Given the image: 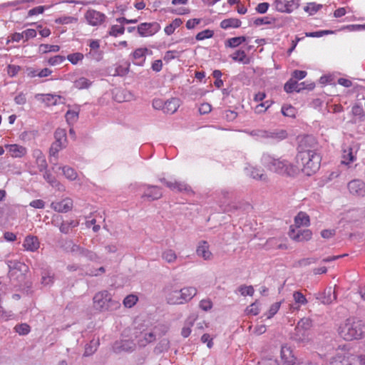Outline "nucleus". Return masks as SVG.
Instances as JSON below:
<instances>
[{
    "label": "nucleus",
    "mask_w": 365,
    "mask_h": 365,
    "mask_svg": "<svg viewBox=\"0 0 365 365\" xmlns=\"http://www.w3.org/2000/svg\"><path fill=\"white\" fill-rule=\"evenodd\" d=\"M287 135V132L284 130L273 132L267 131V137L266 138H273L281 140L286 138Z\"/></svg>",
    "instance_id": "42"
},
{
    "label": "nucleus",
    "mask_w": 365,
    "mask_h": 365,
    "mask_svg": "<svg viewBox=\"0 0 365 365\" xmlns=\"http://www.w3.org/2000/svg\"><path fill=\"white\" fill-rule=\"evenodd\" d=\"M197 254L204 259H210L212 253L209 250V245L207 242L202 241L197 248Z\"/></svg>",
    "instance_id": "20"
},
{
    "label": "nucleus",
    "mask_w": 365,
    "mask_h": 365,
    "mask_svg": "<svg viewBox=\"0 0 365 365\" xmlns=\"http://www.w3.org/2000/svg\"><path fill=\"white\" fill-rule=\"evenodd\" d=\"M162 257L168 263L174 262L177 259L175 252L172 250H167L162 254Z\"/></svg>",
    "instance_id": "44"
},
{
    "label": "nucleus",
    "mask_w": 365,
    "mask_h": 365,
    "mask_svg": "<svg viewBox=\"0 0 365 365\" xmlns=\"http://www.w3.org/2000/svg\"><path fill=\"white\" fill-rule=\"evenodd\" d=\"M280 354L282 365H297L298 363L297 357L293 354V351L289 346H282Z\"/></svg>",
    "instance_id": "12"
},
{
    "label": "nucleus",
    "mask_w": 365,
    "mask_h": 365,
    "mask_svg": "<svg viewBox=\"0 0 365 365\" xmlns=\"http://www.w3.org/2000/svg\"><path fill=\"white\" fill-rule=\"evenodd\" d=\"M138 302V297L135 295L130 294L127 296L123 300V304L126 307H132Z\"/></svg>",
    "instance_id": "55"
},
{
    "label": "nucleus",
    "mask_w": 365,
    "mask_h": 365,
    "mask_svg": "<svg viewBox=\"0 0 365 365\" xmlns=\"http://www.w3.org/2000/svg\"><path fill=\"white\" fill-rule=\"evenodd\" d=\"M7 265L9 267V277L10 279L14 278L17 272H28L29 267L23 262L17 260H8Z\"/></svg>",
    "instance_id": "8"
},
{
    "label": "nucleus",
    "mask_w": 365,
    "mask_h": 365,
    "mask_svg": "<svg viewBox=\"0 0 365 365\" xmlns=\"http://www.w3.org/2000/svg\"><path fill=\"white\" fill-rule=\"evenodd\" d=\"M330 365H351L344 355L337 354L330 359Z\"/></svg>",
    "instance_id": "34"
},
{
    "label": "nucleus",
    "mask_w": 365,
    "mask_h": 365,
    "mask_svg": "<svg viewBox=\"0 0 365 365\" xmlns=\"http://www.w3.org/2000/svg\"><path fill=\"white\" fill-rule=\"evenodd\" d=\"M193 321H194V319H191L190 317H189L186 320V324H188V326L184 327L182 329L181 334L183 337L186 338L190 334V333H191L190 327H192L193 325Z\"/></svg>",
    "instance_id": "56"
},
{
    "label": "nucleus",
    "mask_w": 365,
    "mask_h": 365,
    "mask_svg": "<svg viewBox=\"0 0 365 365\" xmlns=\"http://www.w3.org/2000/svg\"><path fill=\"white\" fill-rule=\"evenodd\" d=\"M241 21L235 18H230L222 20L220 22V27L223 29L230 28H239L241 26Z\"/></svg>",
    "instance_id": "23"
},
{
    "label": "nucleus",
    "mask_w": 365,
    "mask_h": 365,
    "mask_svg": "<svg viewBox=\"0 0 365 365\" xmlns=\"http://www.w3.org/2000/svg\"><path fill=\"white\" fill-rule=\"evenodd\" d=\"M160 29V25L158 22L141 23L137 27V31L140 36H150L156 34Z\"/></svg>",
    "instance_id": "7"
},
{
    "label": "nucleus",
    "mask_w": 365,
    "mask_h": 365,
    "mask_svg": "<svg viewBox=\"0 0 365 365\" xmlns=\"http://www.w3.org/2000/svg\"><path fill=\"white\" fill-rule=\"evenodd\" d=\"M322 7V4H317L316 3H309L304 7V11L309 13L310 15L314 14Z\"/></svg>",
    "instance_id": "50"
},
{
    "label": "nucleus",
    "mask_w": 365,
    "mask_h": 365,
    "mask_svg": "<svg viewBox=\"0 0 365 365\" xmlns=\"http://www.w3.org/2000/svg\"><path fill=\"white\" fill-rule=\"evenodd\" d=\"M231 58L235 61H238L244 64H249L250 63V58L247 56L245 51L237 50L232 55Z\"/></svg>",
    "instance_id": "27"
},
{
    "label": "nucleus",
    "mask_w": 365,
    "mask_h": 365,
    "mask_svg": "<svg viewBox=\"0 0 365 365\" xmlns=\"http://www.w3.org/2000/svg\"><path fill=\"white\" fill-rule=\"evenodd\" d=\"M93 300L95 309L101 312L114 311L120 307V302L106 290L96 293Z\"/></svg>",
    "instance_id": "4"
},
{
    "label": "nucleus",
    "mask_w": 365,
    "mask_h": 365,
    "mask_svg": "<svg viewBox=\"0 0 365 365\" xmlns=\"http://www.w3.org/2000/svg\"><path fill=\"white\" fill-rule=\"evenodd\" d=\"M124 31L125 27L123 26L113 25L109 31V34L113 36H117L123 34Z\"/></svg>",
    "instance_id": "53"
},
{
    "label": "nucleus",
    "mask_w": 365,
    "mask_h": 365,
    "mask_svg": "<svg viewBox=\"0 0 365 365\" xmlns=\"http://www.w3.org/2000/svg\"><path fill=\"white\" fill-rule=\"evenodd\" d=\"M84 56L83 53L76 52L67 56V59L73 65H76L78 61L83 60Z\"/></svg>",
    "instance_id": "49"
},
{
    "label": "nucleus",
    "mask_w": 365,
    "mask_h": 365,
    "mask_svg": "<svg viewBox=\"0 0 365 365\" xmlns=\"http://www.w3.org/2000/svg\"><path fill=\"white\" fill-rule=\"evenodd\" d=\"M60 50V46L58 45H48V44H41L39 46V51L45 53L48 51L57 52Z\"/></svg>",
    "instance_id": "47"
},
{
    "label": "nucleus",
    "mask_w": 365,
    "mask_h": 365,
    "mask_svg": "<svg viewBox=\"0 0 365 365\" xmlns=\"http://www.w3.org/2000/svg\"><path fill=\"white\" fill-rule=\"evenodd\" d=\"M312 235V231L309 230L294 229L292 226L289 232V237L297 242L307 241L311 239Z\"/></svg>",
    "instance_id": "9"
},
{
    "label": "nucleus",
    "mask_w": 365,
    "mask_h": 365,
    "mask_svg": "<svg viewBox=\"0 0 365 365\" xmlns=\"http://www.w3.org/2000/svg\"><path fill=\"white\" fill-rule=\"evenodd\" d=\"M247 40L245 36H237L228 38L225 41V46L235 48Z\"/></svg>",
    "instance_id": "35"
},
{
    "label": "nucleus",
    "mask_w": 365,
    "mask_h": 365,
    "mask_svg": "<svg viewBox=\"0 0 365 365\" xmlns=\"http://www.w3.org/2000/svg\"><path fill=\"white\" fill-rule=\"evenodd\" d=\"M132 98V93L127 90L118 91L115 95V100L118 102L129 101Z\"/></svg>",
    "instance_id": "33"
},
{
    "label": "nucleus",
    "mask_w": 365,
    "mask_h": 365,
    "mask_svg": "<svg viewBox=\"0 0 365 365\" xmlns=\"http://www.w3.org/2000/svg\"><path fill=\"white\" fill-rule=\"evenodd\" d=\"M282 113L284 116L295 117V108L292 106H283L282 107Z\"/></svg>",
    "instance_id": "58"
},
{
    "label": "nucleus",
    "mask_w": 365,
    "mask_h": 365,
    "mask_svg": "<svg viewBox=\"0 0 365 365\" xmlns=\"http://www.w3.org/2000/svg\"><path fill=\"white\" fill-rule=\"evenodd\" d=\"M166 186L171 190L177 189L179 192H188L190 190V187L187 184L181 182H166Z\"/></svg>",
    "instance_id": "30"
},
{
    "label": "nucleus",
    "mask_w": 365,
    "mask_h": 365,
    "mask_svg": "<svg viewBox=\"0 0 365 365\" xmlns=\"http://www.w3.org/2000/svg\"><path fill=\"white\" fill-rule=\"evenodd\" d=\"M274 6L277 11L280 12L291 13L293 10V6L298 7V4H295L294 0L287 1L286 0H275Z\"/></svg>",
    "instance_id": "16"
},
{
    "label": "nucleus",
    "mask_w": 365,
    "mask_h": 365,
    "mask_svg": "<svg viewBox=\"0 0 365 365\" xmlns=\"http://www.w3.org/2000/svg\"><path fill=\"white\" fill-rule=\"evenodd\" d=\"M182 304L191 300L197 294V289L193 287H184L180 290Z\"/></svg>",
    "instance_id": "21"
},
{
    "label": "nucleus",
    "mask_w": 365,
    "mask_h": 365,
    "mask_svg": "<svg viewBox=\"0 0 365 365\" xmlns=\"http://www.w3.org/2000/svg\"><path fill=\"white\" fill-rule=\"evenodd\" d=\"M170 347V341L167 339H163L155 347L154 351L156 354H160L167 351Z\"/></svg>",
    "instance_id": "38"
},
{
    "label": "nucleus",
    "mask_w": 365,
    "mask_h": 365,
    "mask_svg": "<svg viewBox=\"0 0 365 365\" xmlns=\"http://www.w3.org/2000/svg\"><path fill=\"white\" fill-rule=\"evenodd\" d=\"M118 348L122 351L129 352L134 350V344L132 342L125 341L121 342V345Z\"/></svg>",
    "instance_id": "63"
},
{
    "label": "nucleus",
    "mask_w": 365,
    "mask_h": 365,
    "mask_svg": "<svg viewBox=\"0 0 365 365\" xmlns=\"http://www.w3.org/2000/svg\"><path fill=\"white\" fill-rule=\"evenodd\" d=\"M334 31L331 30H322V31H318L314 32H307L306 36L308 37H322L324 35L331 34H333Z\"/></svg>",
    "instance_id": "59"
},
{
    "label": "nucleus",
    "mask_w": 365,
    "mask_h": 365,
    "mask_svg": "<svg viewBox=\"0 0 365 365\" xmlns=\"http://www.w3.org/2000/svg\"><path fill=\"white\" fill-rule=\"evenodd\" d=\"M312 327V319H310L309 318H302L298 322L296 327H297L299 330L304 329V330L309 331Z\"/></svg>",
    "instance_id": "41"
},
{
    "label": "nucleus",
    "mask_w": 365,
    "mask_h": 365,
    "mask_svg": "<svg viewBox=\"0 0 365 365\" xmlns=\"http://www.w3.org/2000/svg\"><path fill=\"white\" fill-rule=\"evenodd\" d=\"M180 290H174L169 294L167 300L170 304H182Z\"/></svg>",
    "instance_id": "31"
},
{
    "label": "nucleus",
    "mask_w": 365,
    "mask_h": 365,
    "mask_svg": "<svg viewBox=\"0 0 365 365\" xmlns=\"http://www.w3.org/2000/svg\"><path fill=\"white\" fill-rule=\"evenodd\" d=\"M315 297L324 304H329L336 299L335 292L331 287L327 288L322 292L315 294Z\"/></svg>",
    "instance_id": "13"
},
{
    "label": "nucleus",
    "mask_w": 365,
    "mask_h": 365,
    "mask_svg": "<svg viewBox=\"0 0 365 365\" xmlns=\"http://www.w3.org/2000/svg\"><path fill=\"white\" fill-rule=\"evenodd\" d=\"M276 19L269 16H264L262 18H257L254 21L255 26H258L263 24H272L275 22Z\"/></svg>",
    "instance_id": "46"
},
{
    "label": "nucleus",
    "mask_w": 365,
    "mask_h": 365,
    "mask_svg": "<svg viewBox=\"0 0 365 365\" xmlns=\"http://www.w3.org/2000/svg\"><path fill=\"white\" fill-rule=\"evenodd\" d=\"M26 274L27 272H19L15 277L11 278V279L16 280L19 286L24 285L27 287H30L31 283L26 279Z\"/></svg>",
    "instance_id": "36"
},
{
    "label": "nucleus",
    "mask_w": 365,
    "mask_h": 365,
    "mask_svg": "<svg viewBox=\"0 0 365 365\" xmlns=\"http://www.w3.org/2000/svg\"><path fill=\"white\" fill-rule=\"evenodd\" d=\"M156 339V334L154 331L142 333V337L138 340L140 346H145L148 344L153 342Z\"/></svg>",
    "instance_id": "25"
},
{
    "label": "nucleus",
    "mask_w": 365,
    "mask_h": 365,
    "mask_svg": "<svg viewBox=\"0 0 365 365\" xmlns=\"http://www.w3.org/2000/svg\"><path fill=\"white\" fill-rule=\"evenodd\" d=\"M65 59H66L65 56H61V55H57V56L51 57L48 60V63L51 66H56V65L60 64L62 62H63L65 61Z\"/></svg>",
    "instance_id": "61"
},
{
    "label": "nucleus",
    "mask_w": 365,
    "mask_h": 365,
    "mask_svg": "<svg viewBox=\"0 0 365 365\" xmlns=\"http://www.w3.org/2000/svg\"><path fill=\"white\" fill-rule=\"evenodd\" d=\"M63 173L66 178L70 180H74L77 178V173L75 170L68 166H63L61 168Z\"/></svg>",
    "instance_id": "40"
},
{
    "label": "nucleus",
    "mask_w": 365,
    "mask_h": 365,
    "mask_svg": "<svg viewBox=\"0 0 365 365\" xmlns=\"http://www.w3.org/2000/svg\"><path fill=\"white\" fill-rule=\"evenodd\" d=\"M280 304V302H275L271 305L267 314H264L267 316V319L272 318L278 312Z\"/></svg>",
    "instance_id": "60"
},
{
    "label": "nucleus",
    "mask_w": 365,
    "mask_h": 365,
    "mask_svg": "<svg viewBox=\"0 0 365 365\" xmlns=\"http://www.w3.org/2000/svg\"><path fill=\"white\" fill-rule=\"evenodd\" d=\"M261 163L267 170L282 175L294 177L300 172L298 165H293L286 160L274 158L268 153L262 155Z\"/></svg>",
    "instance_id": "1"
},
{
    "label": "nucleus",
    "mask_w": 365,
    "mask_h": 365,
    "mask_svg": "<svg viewBox=\"0 0 365 365\" xmlns=\"http://www.w3.org/2000/svg\"><path fill=\"white\" fill-rule=\"evenodd\" d=\"M214 35V31L210 29H205L202 31L199 32L196 36L195 38L197 41H202L205 38H212Z\"/></svg>",
    "instance_id": "48"
},
{
    "label": "nucleus",
    "mask_w": 365,
    "mask_h": 365,
    "mask_svg": "<svg viewBox=\"0 0 365 365\" xmlns=\"http://www.w3.org/2000/svg\"><path fill=\"white\" fill-rule=\"evenodd\" d=\"M148 51V49L147 48H137L133 53V57L135 60H140L138 62H136L135 64L138 66H143V63L145 60V53Z\"/></svg>",
    "instance_id": "29"
},
{
    "label": "nucleus",
    "mask_w": 365,
    "mask_h": 365,
    "mask_svg": "<svg viewBox=\"0 0 365 365\" xmlns=\"http://www.w3.org/2000/svg\"><path fill=\"white\" fill-rule=\"evenodd\" d=\"M66 121L71 124L75 123L78 118V112L75 110H68L66 113Z\"/></svg>",
    "instance_id": "51"
},
{
    "label": "nucleus",
    "mask_w": 365,
    "mask_h": 365,
    "mask_svg": "<svg viewBox=\"0 0 365 365\" xmlns=\"http://www.w3.org/2000/svg\"><path fill=\"white\" fill-rule=\"evenodd\" d=\"M314 87L315 83L313 82L309 83L307 82L298 83L297 81L291 78L284 84V90L288 93H292L293 91L299 93L304 89L312 91Z\"/></svg>",
    "instance_id": "6"
},
{
    "label": "nucleus",
    "mask_w": 365,
    "mask_h": 365,
    "mask_svg": "<svg viewBox=\"0 0 365 365\" xmlns=\"http://www.w3.org/2000/svg\"><path fill=\"white\" fill-rule=\"evenodd\" d=\"M179 101V99L176 98L166 101L163 106V112L169 114L174 113L180 106Z\"/></svg>",
    "instance_id": "17"
},
{
    "label": "nucleus",
    "mask_w": 365,
    "mask_h": 365,
    "mask_svg": "<svg viewBox=\"0 0 365 365\" xmlns=\"http://www.w3.org/2000/svg\"><path fill=\"white\" fill-rule=\"evenodd\" d=\"M24 247L29 251L34 252L39 247V242L36 236H27L24 242Z\"/></svg>",
    "instance_id": "19"
},
{
    "label": "nucleus",
    "mask_w": 365,
    "mask_h": 365,
    "mask_svg": "<svg viewBox=\"0 0 365 365\" xmlns=\"http://www.w3.org/2000/svg\"><path fill=\"white\" fill-rule=\"evenodd\" d=\"M365 329L364 323L358 319H348L339 329V334L344 339L351 341L362 337Z\"/></svg>",
    "instance_id": "3"
},
{
    "label": "nucleus",
    "mask_w": 365,
    "mask_h": 365,
    "mask_svg": "<svg viewBox=\"0 0 365 365\" xmlns=\"http://www.w3.org/2000/svg\"><path fill=\"white\" fill-rule=\"evenodd\" d=\"M78 255L87 258L91 262H96L100 259L99 256L96 252L81 246L78 252Z\"/></svg>",
    "instance_id": "24"
},
{
    "label": "nucleus",
    "mask_w": 365,
    "mask_h": 365,
    "mask_svg": "<svg viewBox=\"0 0 365 365\" xmlns=\"http://www.w3.org/2000/svg\"><path fill=\"white\" fill-rule=\"evenodd\" d=\"M51 207L58 212H67L73 207V201L70 198H66L60 202H53Z\"/></svg>",
    "instance_id": "15"
},
{
    "label": "nucleus",
    "mask_w": 365,
    "mask_h": 365,
    "mask_svg": "<svg viewBox=\"0 0 365 365\" xmlns=\"http://www.w3.org/2000/svg\"><path fill=\"white\" fill-rule=\"evenodd\" d=\"M294 222L297 228H300L301 226H308L309 224V215L303 212H299L294 218Z\"/></svg>",
    "instance_id": "26"
},
{
    "label": "nucleus",
    "mask_w": 365,
    "mask_h": 365,
    "mask_svg": "<svg viewBox=\"0 0 365 365\" xmlns=\"http://www.w3.org/2000/svg\"><path fill=\"white\" fill-rule=\"evenodd\" d=\"M258 365H279L277 359L272 358L262 359Z\"/></svg>",
    "instance_id": "64"
},
{
    "label": "nucleus",
    "mask_w": 365,
    "mask_h": 365,
    "mask_svg": "<svg viewBox=\"0 0 365 365\" xmlns=\"http://www.w3.org/2000/svg\"><path fill=\"white\" fill-rule=\"evenodd\" d=\"M61 247L66 252L78 254L80 246L75 244L71 240L62 241Z\"/></svg>",
    "instance_id": "22"
},
{
    "label": "nucleus",
    "mask_w": 365,
    "mask_h": 365,
    "mask_svg": "<svg viewBox=\"0 0 365 365\" xmlns=\"http://www.w3.org/2000/svg\"><path fill=\"white\" fill-rule=\"evenodd\" d=\"M55 143L63 145L66 146V132L65 129L57 128L54 133Z\"/></svg>",
    "instance_id": "32"
},
{
    "label": "nucleus",
    "mask_w": 365,
    "mask_h": 365,
    "mask_svg": "<svg viewBox=\"0 0 365 365\" xmlns=\"http://www.w3.org/2000/svg\"><path fill=\"white\" fill-rule=\"evenodd\" d=\"M14 329L20 335H26L31 330L29 325L26 323L16 324Z\"/></svg>",
    "instance_id": "45"
},
{
    "label": "nucleus",
    "mask_w": 365,
    "mask_h": 365,
    "mask_svg": "<svg viewBox=\"0 0 365 365\" xmlns=\"http://www.w3.org/2000/svg\"><path fill=\"white\" fill-rule=\"evenodd\" d=\"M238 291L242 296H252L254 294V288L252 286L241 285L238 288Z\"/></svg>",
    "instance_id": "54"
},
{
    "label": "nucleus",
    "mask_w": 365,
    "mask_h": 365,
    "mask_svg": "<svg viewBox=\"0 0 365 365\" xmlns=\"http://www.w3.org/2000/svg\"><path fill=\"white\" fill-rule=\"evenodd\" d=\"M348 188L349 192L354 195H365V183L359 180H354L349 182Z\"/></svg>",
    "instance_id": "14"
},
{
    "label": "nucleus",
    "mask_w": 365,
    "mask_h": 365,
    "mask_svg": "<svg viewBox=\"0 0 365 365\" xmlns=\"http://www.w3.org/2000/svg\"><path fill=\"white\" fill-rule=\"evenodd\" d=\"M318 144L316 138L312 135H307L298 138L297 154L304 153H317Z\"/></svg>",
    "instance_id": "5"
},
{
    "label": "nucleus",
    "mask_w": 365,
    "mask_h": 365,
    "mask_svg": "<svg viewBox=\"0 0 365 365\" xmlns=\"http://www.w3.org/2000/svg\"><path fill=\"white\" fill-rule=\"evenodd\" d=\"M36 163L40 171L46 170L47 163L44 156L39 155L36 158Z\"/></svg>",
    "instance_id": "62"
},
{
    "label": "nucleus",
    "mask_w": 365,
    "mask_h": 365,
    "mask_svg": "<svg viewBox=\"0 0 365 365\" xmlns=\"http://www.w3.org/2000/svg\"><path fill=\"white\" fill-rule=\"evenodd\" d=\"M351 113L354 116H358L361 121L365 119V112L361 105L355 104L353 106Z\"/></svg>",
    "instance_id": "37"
},
{
    "label": "nucleus",
    "mask_w": 365,
    "mask_h": 365,
    "mask_svg": "<svg viewBox=\"0 0 365 365\" xmlns=\"http://www.w3.org/2000/svg\"><path fill=\"white\" fill-rule=\"evenodd\" d=\"M85 18L90 25L98 26L105 21L106 16L100 11L89 9L85 14Z\"/></svg>",
    "instance_id": "11"
},
{
    "label": "nucleus",
    "mask_w": 365,
    "mask_h": 365,
    "mask_svg": "<svg viewBox=\"0 0 365 365\" xmlns=\"http://www.w3.org/2000/svg\"><path fill=\"white\" fill-rule=\"evenodd\" d=\"M355 160V156L352 153L351 148L349 150V152L346 153V150H344V154L343 155V160L341 163L343 164L349 165L350 163L353 162Z\"/></svg>",
    "instance_id": "57"
},
{
    "label": "nucleus",
    "mask_w": 365,
    "mask_h": 365,
    "mask_svg": "<svg viewBox=\"0 0 365 365\" xmlns=\"http://www.w3.org/2000/svg\"><path fill=\"white\" fill-rule=\"evenodd\" d=\"M293 297L297 304L304 305L307 303L305 296L299 291L294 292Z\"/></svg>",
    "instance_id": "52"
},
{
    "label": "nucleus",
    "mask_w": 365,
    "mask_h": 365,
    "mask_svg": "<svg viewBox=\"0 0 365 365\" xmlns=\"http://www.w3.org/2000/svg\"><path fill=\"white\" fill-rule=\"evenodd\" d=\"M9 148V151L11 153V155L14 158H21L26 155V148L19 145L16 144L7 145Z\"/></svg>",
    "instance_id": "28"
},
{
    "label": "nucleus",
    "mask_w": 365,
    "mask_h": 365,
    "mask_svg": "<svg viewBox=\"0 0 365 365\" xmlns=\"http://www.w3.org/2000/svg\"><path fill=\"white\" fill-rule=\"evenodd\" d=\"M146 190L141 196L143 199L153 201L160 199L163 196L160 187L155 185H144Z\"/></svg>",
    "instance_id": "10"
},
{
    "label": "nucleus",
    "mask_w": 365,
    "mask_h": 365,
    "mask_svg": "<svg viewBox=\"0 0 365 365\" xmlns=\"http://www.w3.org/2000/svg\"><path fill=\"white\" fill-rule=\"evenodd\" d=\"M250 176L257 180L265 181L267 178V175L264 173L263 170L256 168H252L250 172Z\"/></svg>",
    "instance_id": "39"
},
{
    "label": "nucleus",
    "mask_w": 365,
    "mask_h": 365,
    "mask_svg": "<svg viewBox=\"0 0 365 365\" xmlns=\"http://www.w3.org/2000/svg\"><path fill=\"white\" fill-rule=\"evenodd\" d=\"M322 156L319 153H304L297 154L296 163L305 175L311 176L320 168Z\"/></svg>",
    "instance_id": "2"
},
{
    "label": "nucleus",
    "mask_w": 365,
    "mask_h": 365,
    "mask_svg": "<svg viewBox=\"0 0 365 365\" xmlns=\"http://www.w3.org/2000/svg\"><path fill=\"white\" fill-rule=\"evenodd\" d=\"M294 341L298 343H304L308 341L309 339V333L304 329L299 330L297 327L295 328L294 332L291 337Z\"/></svg>",
    "instance_id": "18"
},
{
    "label": "nucleus",
    "mask_w": 365,
    "mask_h": 365,
    "mask_svg": "<svg viewBox=\"0 0 365 365\" xmlns=\"http://www.w3.org/2000/svg\"><path fill=\"white\" fill-rule=\"evenodd\" d=\"M91 82L86 78L81 77L74 81V86L78 89L88 88Z\"/></svg>",
    "instance_id": "43"
}]
</instances>
